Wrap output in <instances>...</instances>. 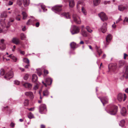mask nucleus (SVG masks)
<instances>
[{
	"label": "nucleus",
	"mask_w": 128,
	"mask_h": 128,
	"mask_svg": "<svg viewBox=\"0 0 128 128\" xmlns=\"http://www.w3.org/2000/svg\"><path fill=\"white\" fill-rule=\"evenodd\" d=\"M39 85L38 84H36L34 87L33 89L34 90H37L39 87Z\"/></svg>",
	"instance_id": "ea45409f"
},
{
	"label": "nucleus",
	"mask_w": 128,
	"mask_h": 128,
	"mask_svg": "<svg viewBox=\"0 0 128 128\" xmlns=\"http://www.w3.org/2000/svg\"><path fill=\"white\" fill-rule=\"evenodd\" d=\"M82 12L83 13V14L84 15H86V10H85L84 8L82 7Z\"/></svg>",
	"instance_id": "c03bdc74"
},
{
	"label": "nucleus",
	"mask_w": 128,
	"mask_h": 128,
	"mask_svg": "<svg viewBox=\"0 0 128 128\" xmlns=\"http://www.w3.org/2000/svg\"><path fill=\"white\" fill-rule=\"evenodd\" d=\"M23 85L25 88H28L30 90L31 89L32 86L31 84L28 82L25 83Z\"/></svg>",
	"instance_id": "2eb2a0df"
},
{
	"label": "nucleus",
	"mask_w": 128,
	"mask_h": 128,
	"mask_svg": "<svg viewBox=\"0 0 128 128\" xmlns=\"http://www.w3.org/2000/svg\"><path fill=\"white\" fill-rule=\"evenodd\" d=\"M117 108V106L113 105L110 109L106 111L108 113L112 115H114L116 114L118 111Z\"/></svg>",
	"instance_id": "f03ea898"
},
{
	"label": "nucleus",
	"mask_w": 128,
	"mask_h": 128,
	"mask_svg": "<svg viewBox=\"0 0 128 128\" xmlns=\"http://www.w3.org/2000/svg\"><path fill=\"white\" fill-rule=\"evenodd\" d=\"M4 56V55L2 53H0V59L2 58Z\"/></svg>",
	"instance_id": "774afa93"
},
{
	"label": "nucleus",
	"mask_w": 128,
	"mask_h": 128,
	"mask_svg": "<svg viewBox=\"0 0 128 128\" xmlns=\"http://www.w3.org/2000/svg\"><path fill=\"white\" fill-rule=\"evenodd\" d=\"M100 0H94L93 4L94 6H97L98 5L100 2Z\"/></svg>",
	"instance_id": "b1692460"
},
{
	"label": "nucleus",
	"mask_w": 128,
	"mask_h": 128,
	"mask_svg": "<svg viewBox=\"0 0 128 128\" xmlns=\"http://www.w3.org/2000/svg\"><path fill=\"white\" fill-rule=\"evenodd\" d=\"M112 38V35L109 34L108 35L106 38V44L108 45Z\"/></svg>",
	"instance_id": "f3484780"
},
{
	"label": "nucleus",
	"mask_w": 128,
	"mask_h": 128,
	"mask_svg": "<svg viewBox=\"0 0 128 128\" xmlns=\"http://www.w3.org/2000/svg\"><path fill=\"white\" fill-rule=\"evenodd\" d=\"M124 23L123 24H125L124 23L126 22H127L128 23V18L127 17H125L124 20Z\"/></svg>",
	"instance_id": "a18cd8bd"
},
{
	"label": "nucleus",
	"mask_w": 128,
	"mask_h": 128,
	"mask_svg": "<svg viewBox=\"0 0 128 128\" xmlns=\"http://www.w3.org/2000/svg\"><path fill=\"white\" fill-rule=\"evenodd\" d=\"M4 41V40L3 39H2L0 41V49L2 50H4L5 48V47L4 44L3 43Z\"/></svg>",
	"instance_id": "ddd939ff"
},
{
	"label": "nucleus",
	"mask_w": 128,
	"mask_h": 128,
	"mask_svg": "<svg viewBox=\"0 0 128 128\" xmlns=\"http://www.w3.org/2000/svg\"><path fill=\"white\" fill-rule=\"evenodd\" d=\"M70 31L72 34H74L79 33L80 29L78 27L75 26H71Z\"/></svg>",
	"instance_id": "7ed1b4c3"
},
{
	"label": "nucleus",
	"mask_w": 128,
	"mask_h": 128,
	"mask_svg": "<svg viewBox=\"0 0 128 128\" xmlns=\"http://www.w3.org/2000/svg\"><path fill=\"white\" fill-rule=\"evenodd\" d=\"M62 16H63L64 17L66 18H70V15L68 13H64L62 14Z\"/></svg>",
	"instance_id": "393cba45"
},
{
	"label": "nucleus",
	"mask_w": 128,
	"mask_h": 128,
	"mask_svg": "<svg viewBox=\"0 0 128 128\" xmlns=\"http://www.w3.org/2000/svg\"><path fill=\"white\" fill-rule=\"evenodd\" d=\"M30 65L29 64L26 65L24 67L26 68H28V67Z\"/></svg>",
	"instance_id": "0e129e2a"
},
{
	"label": "nucleus",
	"mask_w": 128,
	"mask_h": 128,
	"mask_svg": "<svg viewBox=\"0 0 128 128\" xmlns=\"http://www.w3.org/2000/svg\"><path fill=\"white\" fill-rule=\"evenodd\" d=\"M13 2L12 1H9L8 5L9 6H11L13 4Z\"/></svg>",
	"instance_id": "4d7b16f0"
},
{
	"label": "nucleus",
	"mask_w": 128,
	"mask_h": 128,
	"mask_svg": "<svg viewBox=\"0 0 128 128\" xmlns=\"http://www.w3.org/2000/svg\"><path fill=\"white\" fill-rule=\"evenodd\" d=\"M31 20H32V22H36L38 20H37L35 19L34 18H32L31 19Z\"/></svg>",
	"instance_id": "6e6d98bb"
},
{
	"label": "nucleus",
	"mask_w": 128,
	"mask_h": 128,
	"mask_svg": "<svg viewBox=\"0 0 128 128\" xmlns=\"http://www.w3.org/2000/svg\"><path fill=\"white\" fill-rule=\"evenodd\" d=\"M98 98H100L101 101L102 103L104 106V104H106L108 103V99L107 97H103L102 98H100L99 97H98Z\"/></svg>",
	"instance_id": "f8f14e48"
},
{
	"label": "nucleus",
	"mask_w": 128,
	"mask_h": 128,
	"mask_svg": "<svg viewBox=\"0 0 128 128\" xmlns=\"http://www.w3.org/2000/svg\"><path fill=\"white\" fill-rule=\"evenodd\" d=\"M23 2V0H17V4L19 6L21 5Z\"/></svg>",
	"instance_id": "f704fd0d"
},
{
	"label": "nucleus",
	"mask_w": 128,
	"mask_h": 128,
	"mask_svg": "<svg viewBox=\"0 0 128 128\" xmlns=\"http://www.w3.org/2000/svg\"><path fill=\"white\" fill-rule=\"evenodd\" d=\"M14 124L12 122L10 124V126L12 128H14Z\"/></svg>",
	"instance_id": "13d9d810"
},
{
	"label": "nucleus",
	"mask_w": 128,
	"mask_h": 128,
	"mask_svg": "<svg viewBox=\"0 0 128 128\" xmlns=\"http://www.w3.org/2000/svg\"><path fill=\"white\" fill-rule=\"evenodd\" d=\"M70 46L71 48H74L77 47L76 43L74 42H71L70 44Z\"/></svg>",
	"instance_id": "a878e982"
},
{
	"label": "nucleus",
	"mask_w": 128,
	"mask_h": 128,
	"mask_svg": "<svg viewBox=\"0 0 128 128\" xmlns=\"http://www.w3.org/2000/svg\"><path fill=\"white\" fill-rule=\"evenodd\" d=\"M37 73L39 76H40L42 74V72H41V70L40 69H38L36 70Z\"/></svg>",
	"instance_id": "c9c22d12"
},
{
	"label": "nucleus",
	"mask_w": 128,
	"mask_h": 128,
	"mask_svg": "<svg viewBox=\"0 0 128 128\" xmlns=\"http://www.w3.org/2000/svg\"><path fill=\"white\" fill-rule=\"evenodd\" d=\"M28 109L30 111H32L34 110V108H28Z\"/></svg>",
	"instance_id": "bf43d9fd"
},
{
	"label": "nucleus",
	"mask_w": 128,
	"mask_h": 128,
	"mask_svg": "<svg viewBox=\"0 0 128 128\" xmlns=\"http://www.w3.org/2000/svg\"><path fill=\"white\" fill-rule=\"evenodd\" d=\"M73 18L74 21L77 24H80L81 23L80 18L76 14L73 15Z\"/></svg>",
	"instance_id": "0eeeda50"
},
{
	"label": "nucleus",
	"mask_w": 128,
	"mask_h": 128,
	"mask_svg": "<svg viewBox=\"0 0 128 128\" xmlns=\"http://www.w3.org/2000/svg\"><path fill=\"white\" fill-rule=\"evenodd\" d=\"M126 96L125 94H122V93L119 94L117 96V99L118 100L119 102H121L122 101H124L126 100Z\"/></svg>",
	"instance_id": "20e7f679"
},
{
	"label": "nucleus",
	"mask_w": 128,
	"mask_h": 128,
	"mask_svg": "<svg viewBox=\"0 0 128 128\" xmlns=\"http://www.w3.org/2000/svg\"><path fill=\"white\" fill-rule=\"evenodd\" d=\"M107 24L104 23L103 24L102 26L100 28L101 31L103 33H104L106 30Z\"/></svg>",
	"instance_id": "9b49d317"
},
{
	"label": "nucleus",
	"mask_w": 128,
	"mask_h": 128,
	"mask_svg": "<svg viewBox=\"0 0 128 128\" xmlns=\"http://www.w3.org/2000/svg\"><path fill=\"white\" fill-rule=\"evenodd\" d=\"M122 76L124 77L125 78H128V66L126 67L125 72Z\"/></svg>",
	"instance_id": "4be33fe9"
},
{
	"label": "nucleus",
	"mask_w": 128,
	"mask_h": 128,
	"mask_svg": "<svg viewBox=\"0 0 128 128\" xmlns=\"http://www.w3.org/2000/svg\"><path fill=\"white\" fill-rule=\"evenodd\" d=\"M128 8V5L123 6L122 5H120L118 6V10L120 11H123L124 10H127Z\"/></svg>",
	"instance_id": "9d476101"
},
{
	"label": "nucleus",
	"mask_w": 128,
	"mask_h": 128,
	"mask_svg": "<svg viewBox=\"0 0 128 128\" xmlns=\"http://www.w3.org/2000/svg\"><path fill=\"white\" fill-rule=\"evenodd\" d=\"M81 34L84 37H86L88 36V33L86 31L83 29L82 28V29L81 31Z\"/></svg>",
	"instance_id": "6ab92c4d"
},
{
	"label": "nucleus",
	"mask_w": 128,
	"mask_h": 128,
	"mask_svg": "<svg viewBox=\"0 0 128 128\" xmlns=\"http://www.w3.org/2000/svg\"><path fill=\"white\" fill-rule=\"evenodd\" d=\"M12 41L13 43L16 44H18L20 43V42L19 39L17 38H13L12 40Z\"/></svg>",
	"instance_id": "aec40b11"
},
{
	"label": "nucleus",
	"mask_w": 128,
	"mask_h": 128,
	"mask_svg": "<svg viewBox=\"0 0 128 128\" xmlns=\"http://www.w3.org/2000/svg\"><path fill=\"white\" fill-rule=\"evenodd\" d=\"M116 26L115 25V22H114V24L112 25V27L113 28H116Z\"/></svg>",
	"instance_id": "69168bd1"
},
{
	"label": "nucleus",
	"mask_w": 128,
	"mask_h": 128,
	"mask_svg": "<svg viewBox=\"0 0 128 128\" xmlns=\"http://www.w3.org/2000/svg\"><path fill=\"white\" fill-rule=\"evenodd\" d=\"M24 104L25 106H28V100H25Z\"/></svg>",
	"instance_id": "a19ab883"
},
{
	"label": "nucleus",
	"mask_w": 128,
	"mask_h": 128,
	"mask_svg": "<svg viewBox=\"0 0 128 128\" xmlns=\"http://www.w3.org/2000/svg\"><path fill=\"white\" fill-rule=\"evenodd\" d=\"M120 112L122 115L123 116H126L127 114L126 110L124 107L122 108Z\"/></svg>",
	"instance_id": "4468645a"
},
{
	"label": "nucleus",
	"mask_w": 128,
	"mask_h": 128,
	"mask_svg": "<svg viewBox=\"0 0 128 128\" xmlns=\"http://www.w3.org/2000/svg\"><path fill=\"white\" fill-rule=\"evenodd\" d=\"M12 58V59L14 62H16V61L17 58L16 57L14 56H13Z\"/></svg>",
	"instance_id": "09e8293b"
},
{
	"label": "nucleus",
	"mask_w": 128,
	"mask_h": 128,
	"mask_svg": "<svg viewBox=\"0 0 128 128\" xmlns=\"http://www.w3.org/2000/svg\"><path fill=\"white\" fill-rule=\"evenodd\" d=\"M28 118L31 119L33 117V115L31 112L30 113L28 114Z\"/></svg>",
	"instance_id": "79ce46f5"
},
{
	"label": "nucleus",
	"mask_w": 128,
	"mask_h": 128,
	"mask_svg": "<svg viewBox=\"0 0 128 128\" xmlns=\"http://www.w3.org/2000/svg\"><path fill=\"white\" fill-rule=\"evenodd\" d=\"M26 36L23 33H22L20 34L21 39L22 40H26Z\"/></svg>",
	"instance_id": "c756f323"
},
{
	"label": "nucleus",
	"mask_w": 128,
	"mask_h": 128,
	"mask_svg": "<svg viewBox=\"0 0 128 128\" xmlns=\"http://www.w3.org/2000/svg\"><path fill=\"white\" fill-rule=\"evenodd\" d=\"M121 17V16H120L119 18L116 22V24L118 23L120 21L122 20V19Z\"/></svg>",
	"instance_id": "49530a36"
},
{
	"label": "nucleus",
	"mask_w": 128,
	"mask_h": 128,
	"mask_svg": "<svg viewBox=\"0 0 128 128\" xmlns=\"http://www.w3.org/2000/svg\"><path fill=\"white\" fill-rule=\"evenodd\" d=\"M25 95L27 96H28L31 99L34 98V96L32 92H26L25 93Z\"/></svg>",
	"instance_id": "dca6fc26"
},
{
	"label": "nucleus",
	"mask_w": 128,
	"mask_h": 128,
	"mask_svg": "<svg viewBox=\"0 0 128 128\" xmlns=\"http://www.w3.org/2000/svg\"><path fill=\"white\" fill-rule=\"evenodd\" d=\"M49 94V92L47 90H46L43 92V96H48Z\"/></svg>",
	"instance_id": "cd10ccee"
},
{
	"label": "nucleus",
	"mask_w": 128,
	"mask_h": 128,
	"mask_svg": "<svg viewBox=\"0 0 128 128\" xmlns=\"http://www.w3.org/2000/svg\"><path fill=\"white\" fill-rule=\"evenodd\" d=\"M44 74H47L48 73V70H44Z\"/></svg>",
	"instance_id": "5fc2aeb1"
},
{
	"label": "nucleus",
	"mask_w": 128,
	"mask_h": 128,
	"mask_svg": "<svg viewBox=\"0 0 128 128\" xmlns=\"http://www.w3.org/2000/svg\"><path fill=\"white\" fill-rule=\"evenodd\" d=\"M14 21V20H12L9 21L8 23V25H6V24L4 21H2L0 20V22L1 24L2 29L0 28V33L7 30L8 28H9L10 25V22H12Z\"/></svg>",
	"instance_id": "f257e3e1"
},
{
	"label": "nucleus",
	"mask_w": 128,
	"mask_h": 128,
	"mask_svg": "<svg viewBox=\"0 0 128 128\" xmlns=\"http://www.w3.org/2000/svg\"><path fill=\"white\" fill-rule=\"evenodd\" d=\"M98 16L103 21H104L108 19L107 17L105 14L104 12H102L100 14H99Z\"/></svg>",
	"instance_id": "6e6552de"
},
{
	"label": "nucleus",
	"mask_w": 128,
	"mask_h": 128,
	"mask_svg": "<svg viewBox=\"0 0 128 128\" xmlns=\"http://www.w3.org/2000/svg\"><path fill=\"white\" fill-rule=\"evenodd\" d=\"M113 65H114L113 64H110L108 66L109 68H110V66H112V67H111V68L112 69L114 70V68H116V66H114V68L113 67Z\"/></svg>",
	"instance_id": "603ef678"
},
{
	"label": "nucleus",
	"mask_w": 128,
	"mask_h": 128,
	"mask_svg": "<svg viewBox=\"0 0 128 128\" xmlns=\"http://www.w3.org/2000/svg\"><path fill=\"white\" fill-rule=\"evenodd\" d=\"M32 22V20H31V19H30L26 22V24L27 25H30L31 24Z\"/></svg>",
	"instance_id": "3c124183"
},
{
	"label": "nucleus",
	"mask_w": 128,
	"mask_h": 128,
	"mask_svg": "<svg viewBox=\"0 0 128 128\" xmlns=\"http://www.w3.org/2000/svg\"><path fill=\"white\" fill-rule=\"evenodd\" d=\"M125 121L124 120H121L119 124V125L121 127L123 126L124 124Z\"/></svg>",
	"instance_id": "2f4dec72"
},
{
	"label": "nucleus",
	"mask_w": 128,
	"mask_h": 128,
	"mask_svg": "<svg viewBox=\"0 0 128 128\" xmlns=\"http://www.w3.org/2000/svg\"><path fill=\"white\" fill-rule=\"evenodd\" d=\"M62 6V5H56L53 7L52 9L54 12L57 13L61 10Z\"/></svg>",
	"instance_id": "39448f33"
},
{
	"label": "nucleus",
	"mask_w": 128,
	"mask_h": 128,
	"mask_svg": "<svg viewBox=\"0 0 128 128\" xmlns=\"http://www.w3.org/2000/svg\"><path fill=\"white\" fill-rule=\"evenodd\" d=\"M22 14L23 15V19L24 20L27 17V15L26 13L24 12H23L22 13Z\"/></svg>",
	"instance_id": "72a5a7b5"
},
{
	"label": "nucleus",
	"mask_w": 128,
	"mask_h": 128,
	"mask_svg": "<svg viewBox=\"0 0 128 128\" xmlns=\"http://www.w3.org/2000/svg\"><path fill=\"white\" fill-rule=\"evenodd\" d=\"M125 62L123 61H120L119 62V66L120 67L122 66L124 64Z\"/></svg>",
	"instance_id": "7c9ffc66"
},
{
	"label": "nucleus",
	"mask_w": 128,
	"mask_h": 128,
	"mask_svg": "<svg viewBox=\"0 0 128 128\" xmlns=\"http://www.w3.org/2000/svg\"><path fill=\"white\" fill-rule=\"evenodd\" d=\"M86 29L87 31L91 33L92 32V30L90 27L88 26H87L86 27Z\"/></svg>",
	"instance_id": "473e14b6"
},
{
	"label": "nucleus",
	"mask_w": 128,
	"mask_h": 128,
	"mask_svg": "<svg viewBox=\"0 0 128 128\" xmlns=\"http://www.w3.org/2000/svg\"><path fill=\"white\" fill-rule=\"evenodd\" d=\"M40 25V23L39 22H36V24L35 26L36 27H38Z\"/></svg>",
	"instance_id": "052dcab7"
},
{
	"label": "nucleus",
	"mask_w": 128,
	"mask_h": 128,
	"mask_svg": "<svg viewBox=\"0 0 128 128\" xmlns=\"http://www.w3.org/2000/svg\"><path fill=\"white\" fill-rule=\"evenodd\" d=\"M38 80V77L37 75L34 74L32 75V82H36Z\"/></svg>",
	"instance_id": "412c9836"
},
{
	"label": "nucleus",
	"mask_w": 128,
	"mask_h": 128,
	"mask_svg": "<svg viewBox=\"0 0 128 128\" xmlns=\"http://www.w3.org/2000/svg\"><path fill=\"white\" fill-rule=\"evenodd\" d=\"M79 4H80V2H78V4L77 5V8L78 9V6H80Z\"/></svg>",
	"instance_id": "e2e57ef3"
},
{
	"label": "nucleus",
	"mask_w": 128,
	"mask_h": 128,
	"mask_svg": "<svg viewBox=\"0 0 128 128\" xmlns=\"http://www.w3.org/2000/svg\"><path fill=\"white\" fill-rule=\"evenodd\" d=\"M24 4V6H28L30 2L29 0H23Z\"/></svg>",
	"instance_id": "bb28decb"
},
{
	"label": "nucleus",
	"mask_w": 128,
	"mask_h": 128,
	"mask_svg": "<svg viewBox=\"0 0 128 128\" xmlns=\"http://www.w3.org/2000/svg\"><path fill=\"white\" fill-rule=\"evenodd\" d=\"M23 62L26 63L28 64L29 63V61L28 59L24 58L23 59Z\"/></svg>",
	"instance_id": "e433bc0d"
},
{
	"label": "nucleus",
	"mask_w": 128,
	"mask_h": 128,
	"mask_svg": "<svg viewBox=\"0 0 128 128\" xmlns=\"http://www.w3.org/2000/svg\"><path fill=\"white\" fill-rule=\"evenodd\" d=\"M46 111V105L44 104H41L40 106L39 112L41 114H43L45 113Z\"/></svg>",
	"instance_id": "423d86ee"
},
{
	"label": "nucleus",
	"mask_w": 128,
	"mask_h": 128,
	"mask_svg": "<svg viewBox=\"0 0 128 128\" xmlns=\"http://www.w3.org/2000/svg\"><path fill=\"white\" fill-rule=\"evenodd\" d=\"M128 55L125 53L124 54V59H126V57Z\"/></svg>",
	"instance_id": "680f3d73"
},
{
	"label": "nucleus",
	"mask_w": 128,
	"mask_h": 128,
	"mask_svg": "<svg viewBox=\"0 0 128 128\" xmlns=\"http://www.w3.org/2000/svg\"><path fill=\"white\" fill-rule=\"evenodd\" d=\"M21 17L20 16L18 15L16 17V19L18 20H20V18Z\"/></svg>",
	"instance_id": "864d4df0"
},
{
	"label": "nucleus",
	"mask_w": 128,
	"mask_h": 128,
	"mask_svg": "<svg viewBox=\"0 0 128 128\" xmlns=\"http://www.w3.org/2000/svg\"><path fill=\"white\" fill-rule=\"evenodd\" d=\"M1 16L2 17L6 18L7 16V12L4 11L1 14Z\"/></svg>",
	"instance_id": "c85d7f7f"
},
{
	"label": "nucleus",
	"mask_w": 128,
	"mask_h": 128,
	"mask_svg": "<svg viewBox=\"0 0 128 128\" xmlns=\"http://www.w3.org/2000/svg\"><path fill=\"white\" fill-rule=\"evenodd\" d=\"M69 5L70 7L72 8L74 5V0H69Z\"/></svg>",
	"instance_id": "5701e85b"
},
{
	"label": "nucleus",
	"mask_w": 128,
	"mask_h": 128,
	"mask_svg": "<svg viewBox=\"0 0 128 128\" xmlns=\"http://www.w3.org/2000/svg\"><path fill=\"white\" fill-rule=\"evenodd\" d=\"M41 6L44 12H45L46 11L47 9H46L44 6L43 5H41Z\"/></svg>",
	"instance_id": "37998d69"
},
{
	"label": "nucleus",
	"mask_w": 128,
	"mask_h": 128,
	"mask_svg": "<svg viewBox=\"0 0 128 128\" xmlns=\"http://www.w3.org/2000/svg\"><path fill=\"white\" fill-rule=\"evenodd\" d=\"M14 83L16 85H18L20 83V82L18 80H16L14 81Z\"/></svg>",
	"instance_id": "de8ad7c7"
},
{
	"label": "nucleus",
	"mask_w": 128,
	"mask_h": 128,
	"mask_svg": "<svg viewBox=\"0 0 128 128\" xmlns=\"http://www.w3.org/2000/svg\"><path fill=\"white\" fill-rule=\"evenodd\" d=\"M20 53L21 54L24 55L25 54V52L24 51H20Z\"/></svg>",
	"instance_id": "338daca9"
},
{
	"label": "nucleus",
	"mask_w": 128,
	"mask_h": 128,
	"mask_svg": "<svg viewBox=\"0 0 128 128\" xmlns=\"http://www.w3.org/2000/svg\"><path fill=\"white\" fill-rule=\"evenodd\" d=\"M13 76V72L10 71L9 72L6 74L4 78L7 80H10V78H12Z\"/></svg>",
	"instance_id": "1a4fd4ad"
},
{
	"label": "nucleus",
	"mask_w": 128,
	"mask_h": 128,
	"mask_svg": "<svg viewBox=\"0 0 128 128\" xmlns=\"http://www.w3.org/2000/svg\"><path fill=\"white\" fill-rule=\"evenodd\" d=\"M0 74L1 75L3 76L5 74V71L3 69H1L0 70Z\"/></svg>",
	"instance_id": "58836bf2"
},
{
	"label": "nucleus",
	"mask_w": 128,
	"mask_h": 128,
	"mask_svg": "<svg viewBox=\"0 0 128 128\" xmlns=\"http://www.w3.org/2000/svg\"><path fill=\"white\" fill-rule=\"evenodd\" d=\"M96 51L98 54L99 56H100L102 53V52L101 50L99 48H98L97 49Z\"/></svg>",
	"instance_id": "4c0bfd02"
},
{
	"label": "nucleus",
	"mask_w": 128,
	"mask_h": 128,
	"mask_svg": "<svg viewBox=\"0 0 128 128\" xmlns=\"http://www.w3.org/2000/svg\"><path fill=\"white\" fill-rule=\"evenodd\" d=\"M45 82L46 84L48 85L51 84L52 82V80L50 78H48L46 79Z\"/></svg>",
	"instance_id": "a211bd4d"
},
{
	"label": "nucleus",
	"mask_w": 128,
	"mask_h": 128,
	"mask_svg": "<svg viewBox=\"0 0 128 128\" xmlns=\"http://www.w3.org/2000/svg\"><path fill=\"white\" fill-rule=\"evenodd\" d=\"M28 78V74H26L25 75L24 77V79L25 80H27Z\"/></svg>",
	"instance_id": "8fccbe9b"
}]
</instances>
